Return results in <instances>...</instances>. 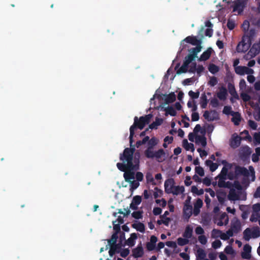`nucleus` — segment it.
<instances>
[{
    "label": "nucleus",
    "mask_w": 260,
    "mask_h": 260,
    "mask_svg": "<svg viewBox=\"0 0 260 260\" xmlns=\"http://www.w3.org/2000/svg\"><path fill=\"white\" fill-rule=\"evenodd\" d=\"M188 95L192 99H196L199 97L200 92L199 91L194 92L192 90H190L188 92Z\"/></svg>",
    "instance_id": "nucleus-53"
},
{
    "label": "nucleus",
    "mask_w": 260,
    "mask_h": 260,
    "mask_svg": "<svg viewBox=\"0 0 260 260\" xmlns=\"http://www.w3.org/2000/svg\"><path fill=\"white\" fill-rule=\"evenodd\" d=\"M233 112H234L232 110V107L231 106H225L224 107L223 110V113H224V114L232 115Z\"/></svg>",
    "instance_id": "nucleus-51"
},
{
    "label": "nucleus",
    "mask_w": 260,
    "mask_h": 260,
    "mask_svg": "<svg viewBox=\"0 0 260 260\" xmlns=\"http://www.w3.org/2000/svg\"><path fill=\"white\" fill-rule=\"evenodd\" d=\"M205 164L207 166H208L210 168V170L212 172H214L217 169L218 166L217 164L214 163L209 159L206 160Z\"/></svg>",
    "instance_id": "nucleus-34"
},
{
    "label": "nucleus",
    "mask_w": 260,
    "mask_h": 260,
    "mask_svg": "<svg viewBox=\"0 0 260 260\" xmlns=\"http://www.w3.org/2000/svg\"><path fill=\"white\" fill-rule=\"evenodd\" d=\"M249 22L247 20H245L242 25V28L243 29V30L244 32H246V31H247L249 29Z\"/></svg>",
    "instance_id": "nucleus-61"
},
{
    "label": "nucleus",
    "mask_w": 260,
    "mask_h": 260,
    "mask_svg": "<svg viewBox=\"0 0 260 260\" xmlns=\"http://www.w3.org/2000/svg\"><path fill=\"white\" fill-rule=\"evenodd\" d=\"M231 229L235 233H238L241 230V224L239 220H237L232 222L231 226Z\"/></svg>",
    "instance_id": "nucleus-20"
},
{
    "label": "nucleus",
    "mask_w": 260,
    "mask_h": 260,
    "mask_svg": "<svg viewBox=\"0 0 260 260\" xmlns=\"http://www.w3.org/2000/svg\"><path fill=\"white\" fill-rule=\"evenodd\" d=\"M163 120L161 118H159L157 117L155 119V121L151 123L149 125V128L152 129H156L157 126L160 125L162 123Z\"/></svg>",
    "instance_id": "nucleus-35"
},
{
    "label": "nucleus",
    "mask_w": 260,
    "mask_h": 260,
    "mask_svg": "<svg viewBox=\"0 0 260 260\" xmlns=\"http://www.w3.org/2000/svg\"><path fill=\"white\" fill-rule=\"evenodd\" d=\"M196 143H200L203 147H205L207 145L206 137L199 135L196 136Z\"/></svg>",
    "instance_id": "nucleus-41"
},
{
    "label": "nucleus",
    "mask_w": 260,
    "mask_h": 260,
    "mask_svg": "<svg viewBox=\"0 0 260 260\" xmlns=\"http://www.w3.org/2000/svg\"><path fill=\"white\" fill-rule=\"evenodd\" d=\"M221 242L219 240H216L212 243V247L214 249H217L221 247Z\"/></svg>",
    "instance_id": "nucleus-60"
},
{
    "label": "nucleus",
    "mask_w": 260,
    "mask_h": 260,
    "mask_svg": "<svg viewBox=\"0 0 260 260\" xmlns=\"http://www.w3.org/2000/svg\"><path fill=\"white\" fill-rule=\"evenodd\" d=\"M196 256L197 260H203L206 257V253L204 249L199 248L197 251Z\"/></svg>",
    "instance_id": "nucleus-36"
},
{
    "label": "nucleus",
    "mask_w": 260,
    "mask_h": 260,
    "mask_svg": "<svg viewBox=\"0 0 260 260\" xmlns=\"http://www.w3.org/2000/svg\"><path fill=\"white\" fill-rule=\"evenodd\" d=\"M229 169L225 167H223L219 173V174L215 178L216 179H218V181H222L226 179L228 170Z\"/></svg>",
    "instance_id": "nucleus-21"
},
{
    "label": "nucleus",
    "mask_w": 260,
    "mask_h": 260,
    "mask_svg": "<svg viewBox=\"0 0 260 260\" xmlns=\"http://www.w3.org/2000/svg\"><path fill=\"white\" fill-rule=\"evenodd\" d=\"M135 151L134 147L126 148L124 150L123 154H120V159L123 162H127V164L118 162L116 166L120 171L124 172L126 171H135L132 161L133 155H134Z\"/></svg>",
    "instance_id": "nucleus-2"
},
{
    "label": "nucleus",
    "mask_w": 260,
    "mask_h": 260,
    "mask_svg": "<svg viewBox=\"0 0 260 260\" xmlns=\"http://www.w3.org/2000/svg\"><path fill=\"white\" fill-rule=\"evenodd\" d=\"M245 66H238L235 68V71L237 74L240 75H245Z\"/></svg>",
    "instance_id": "nucleus-44"
},
{
    "label": "nucleus",
    "mask_w": 260,
    "mask_h": 260,
    "mask_svg": "<svg viewBox=\"0 0 260 260\" xmlns=\"http://www.w3.org/2000/svg\"><path fill=\"white\" fill-rule=\"evenodd\" d=\"M192 235V229L189 226H187L183 234V237L187 239L190 238Z\"/></svg>",
    "instance_id": "nucleus-37"
},
{
    "label": "nucleus",
    "mask_w": 260,
    "mask_h": 260,
    "mask_svg": "<svg viewBox=\"0 0 260 260\" xmlns=\"http://www.w3.org/2000/svg\"><path fill=\"white\" fill-rule=\"evenodd\" d=\"M123 177L126 182H130L131 180L135 178V173L133 171H126L124 172Z\"/></svg>",
    "instance_id": "nucleus-25"
},
{
    "label": "nucleus",
    "mask_w": 260,
    "mask_h": 260,
    "mask_svg": "<svg viewBox=\"0 0 260 260\" xmlns=\"http://www.w3.org/2000/svg\"><path fill=\"white\" fill-rule=\"evenodd\" d=\"M131 183V188L130 190L133 191L134 190L136 189L139 186V183L136 181H132L130 182Z\"/></svg>",
    "instance_id": "nucleus-56"
},
{
    "label": "nucleus",
    "mask_w": 260,
    "mask_h": 260,
    "mask_svg": "<svg viewBox=\"0 0 260 260\" xmlns=\"http://www.w3.org/2000/svg\"><path fill=\"white\" fill-rule=\"evenodd\" d=\"M141 202L142 198L140 196L137 195L134 196L130 204L129 208L135 211L138 210V206L141 204Z\"/></svg>",
    "instance_id": "nucleus-10"
},
{
    "label": "nucleus",
    "mask_w": 260,
    "mask_h": 260,
    "mask_svg": "<svg viewBox=\"0 0 260 260\" xmlns=\"http://www.w3.org/2000/svg\"><path fill=\"white\" fill-rule=\"evenodd\" d=\"M133 255L135 258L141 257L144 254V250L142 245L140 244L132 250Z\"/></svg>",
    "instance_id": "nucleus-16"
},
{
    "label": "nucleus",
    "mask_w": 260,
    "mask_h": 260,
    "mask_svg": "<svg viewBox=\"0 0 260 260\" xmlns=\"http://www.w3.org/2000/svg\"><path fill=\"white\" fill-rule=\"evenodd\" d=\"M233 117L231 119L232 121L235 125H238L241 120V117L240 113L238 112H233L232 114Z\"/></svg>",
    "instance_id": "nucleus-22"
},
{
    "label": "nucleus",
    "mask_w": 260,
    "mask_h": 260,
    "mask_svg": "<svg viewBox=\"0 0 260 260\" xmlns=\"http://www.w3.org/2000/svg\"><path fill=\"white\" fill-rule=\"evenodd\" d=\"M240 209L242 211L241 217L242 219H246L250 213V208L246 205H241L240 206Z\"/></svg>",
    "instance_id": "nucleus-23"
},
{
    "label": "nucleus",
    "mask_w": 260,
    "mask_h": 260,
    "mask_svg": "<svg viewBox=\"0 0 260 260\" xmlns=\"http://www.w3.org/2000/svg\"><path fill=\"white\" fill-rule=\"evenodd\" d=\"M185 191V188L183 186H175L172 189V192L171 193L174 195H178L180 193H183Z\"/></svg>",
    "instance_id": "nucleus-31"
},
{
    "label": "nucleus",
    "mask_w": 260,
    "mask_h": 260,
    "mask_svg": "<svg viewBox=\"0 0 260 260\" xmlns=\"http://www.w3.org/2000/svg\"><path fill=\"white\" fill-rule=\"evenodd\" d=\"M228 92L226 88L224 86L219 88V91L217 93L218 98L221 101H224L226 99Z\"/></svg>",
    "instance_id": "nucleus-17"
},
{
    "label": "nucleus",
    "mask_w": 260,
    "mask_h": 260,
    "mask_svg": "<svg viewBox=\"0 0 260 260\" xmlns=\"http://www.w3.org/2000/svg\"><path fill=\"white\" fill-rule=\"evenodd\" d=\"M171 221L170 218H165V219L158 220L157 223L159 225H161V224H164L165 225L168 226L169 224V222Z\"/></svg>",
    "instance_id": "nucleus-54"
},
{
    "label": "nucleus",
    "mask_w": 260,
    "mask_h": 260,
    "mask_svg": "<svg viewBox=\"0 0 260 260\" xmlns=\"http://www.w3.org/2000/svg\"><path fill=\"white\" fill-rule=\"evenodd\" d=\"M251 153V151L250 147L248 146H245L240 148L239 153V156L241 159L246 160L249 158Z\"/></svg>",
    "instance_id": "nucleus-8"
},
{
    "label": "nucleus",
    "mask_w": 260,
    "mask_h": 260,
    "mask_svg": "<svg viewBox=\"0 0 260 260\" xmlns=\"http://www.w3.org/2000/svg\"><path fill=\"white\" fill-rule=\"evenodd\" d=\"M188 201L186 200L183 208V217L185 219L188 220L192 214V207L189 204L190 198L188 197Z\"/></svg>",
    "instance_id": "nucleus-6"
},
{
    "label": "nucleus",
    "mask_w": 260,
    "mask_h": 260,
    "mask_svg": "<svg viewBox=\"0 0 260 260\" xmlns=\"http://www.w3.org/2000/svg\"><path fill=\"white\" fill-rule=\"evenodd\" d=\"M240 135L242 136V139L245 140L251 141V137L250 136L249 132L247 130H244L240 133Z\"/></svg>",
    "instance_id": "nucleus-47"
},
{
    "label": "nucleus",
    "mask_w": 260,
    "mask_h": 260,
    "mask_svg": "<svg viewBox=\"0 0 260 260\" xmlns=\"http://www.w3.org/2000/svg\"><path fill=\"white\" fill-rule=\"evenodd\" d=\"M233 12L241 13L247 5V0H235L234 2Z\"/></svg>",
    "instance_id": "nucleus-7"
},
{
    "label": "nucleus",
    "mask_w": 260,
    "mask_h": 260,
    "mask_svg": "<svg viewBox=\"0 0 260 260\" xmlns=\"http://www.w3.org/2000/svg\"><path fill=\"white\" fill-rule=\"evenodd\" d=\"M140 152H137L135 153L134 156H133V163L135 171H137L139 169V163H140Z\"/></svg>",
    "instance_id": "nucleus-19"
},
{
    "label": "nucleus",
    "mask_w": 260,
    "mask_h": 260,
    "mask_svg": "<svg viewBox=\"0 0 260 260\" xmlns=\"http://www.w3.org/2000/svg\"><path fill=\"white\" fill-rule=\"evenodd\" d=\"M191 191L192 193H196L199 196L202 195L204 193V190L203 189H198L197 186H192Z\"/></svg>",
    "instance_id": "nucleus-50"
},
{
    "label": "nucleus",
    "mask_w": 260,
    "mask_h": 260,
    "mask_svg": "<svg viewBox=\"0 0 260 260\" xmlns=\"http://www.w3.org/2000/svg\"><path fill=\"white\" fill-rule=\"evenodd\" d=\"M118 238V235L117 233H114L112 234L111 239H108V244L106 246L105 249L107 250L109 248V246L112 245L113 244H116L117 239Z\"/></svg>",
    "instance_id": "nucleus-24"
},
{
    "label": "nucleus",
    "mask_w": 260,
    "mask_h": 260,
    "mask_svg": "<svg viewBox=\"0 0 260 260\" xmlns=\"http://www.w3.org/2000/svg\"><path fill=\"white\" fill-rule=\"evenodd\" d=\"M213 50L211 48H208L205 51H204L198 59L199 61H206L208 60L211 55Z\"/></svg>",
    "instance_id": "nucleus-18"
},
{
    "label": "nucleus",
    "mask_w": 260,
    "mask_h": 260,
    "mask_svg": "<svg viewBox=\"0 0 260 260\" xmlns=\"http://www.w3.org/2000/svg\"><path fill=\"white\" fill-rule=\"evenodd\" d=\"M182 145L187 151L191 150V152H193L194 150V145L192 143H189L186 139L183 140Z\"/></svg>",
    "instance_id": "nucleus-32"
},
{
    "label": "nucleus",
    "mask_w": 260,
    "mask_h": 260,
    "mask_svg": "<svg viewBox=\"0 0 260 260\" xmlns=\"http://www.w3.org/2000/svg\"><path fill=\"white\" fill-rule=\"evenodd\" d=\"M228 199L230 201H237L240 200L239 195L237 193L235 189L232 188L229 191Z\"/></svg>",
    "instance_id": "nucleus-26"
},
{
    "label": "nucleus",
    "mask_w": 260,
    "mask_h": 260,
    "mask_svg": "<svg viewBox=\"0 0 260 260\" xmlns=\"http://www.w3.org/2000/svg\"><path fill=\"white\" fill-rule=\"evenodd\" d=\"M154 190L155 191L153 192V196L155 199H157L162 195V191L158 187H155L154 188Z\"/></svg>",
    "instance_id": "nucleus-52"
},
{
    "label": "nucleus",
    "mask_w": 260,
    "mask_h": 260,
    "mask_svg": "<svg viewBox=\"0 0 260 260\" xmlns=\"http://www.w3.org/2000/svg\"><path fill=\"white\" fill-rule=\"evenodd\" d=\"M152 117V115L151 114L146 115L144 116H141L139 119L137 116L135 117L134 123L129 128L130 134L129 139L131 146H132L133 143V137L135 135V129L137 128L141 130L143 129L146 124L149 123Z\"/></svg>",
    "instance_id": "nucleus-3"
},
{
    "label": "nucleus",
    "mask_w": 260,
    "mask_h": 260,
    "mask_svg": "<svg viewBox=\"0 0 260 260\" xmlns=\"http://www.w3.org/2000/svg\"><path fill=\"white\" fill-rule=\"evenodd\" d=\"M243 250L241 254L242 257L244 259H249L251 257V247L249 244H245L243 247Z\"/></svg>",
    "instance_id": "nucleus-14"
},
{
    "label": "nucleus",
    "mask_w": 260,
    "mask_h": 260,
    "mask_svg": "<svg viewBox=\"0 0 260 260\" xmlns=\"http://www.w3.org/2000/svg\"><path fill=\"white\" fill-rule=\"evenodd\" d=\"M201 46L190 49L188 51L189 53L185 57L184 61L189 64L197 57V54L201 50Z\"/></svg>",
    "instance_id": "nucleus-4"
},
{
    "label": "nucleus",
    "mask_w": 260,
    "mask_h": 260,
    "mask_svg": "<svg viewBox=\"0 0 260 260\" xmlns=\"http://www.w3.org/2000/svg\"><path fill=\"white\" fill-rule=\"evenodd\" d=\"M176 100V95L174 92H171L169 94L165 95V103L169 104L173 103Z\"/></svg>",
    "instance_id": "nucleus-29"
},
{
    "label": "nucleus",
    "mask_w": 260,
    "mask_h": 260,
    "mask_svg": "<svg viewBox=\"0 0 260 260\" xmlns=\"http://www.w3.org/2000/svg\"><path fill=\"white\" fill-rule=\"evenodd\" d=\"M165 111L166 112V115L169 114L172 116H175L177 114V112L174 109V108L171 106H169L167 108H166L165 109Z\"/></svg>",
    "instance_id": "nucleus-43"
},
{
    "label": "nucleus",
    "mask_w": 260,
    "mask_h": 260,
    "mask_svg": "<svg viewBox=\"0 0 260 260\" xmlns=\"http://www.w3.org/2000/svg\"><path fill=\"white\" fill-rule=\"evenodd\" d=\"M251 229L248 228L246 229L243 232V238L246 241H248L251 237Z\"/></svg>",
    "instance_id": "nucleus-39"
},
{
    "label": "nucleus",
    "mask_w": 260,
    "mask_h": 260,
    "mask_svg": "<svg viewBox=\"0 0 260 260\" xmlns=\"http://www.w3.org/2000/svg\"><path fill=\"white\" fill-rule=\"evenodd\" d=\"M158 143V140L153 137L149 139L148 142L147 148L144 151L145 156L147 158L155 159L159 162H161L165 160L166 153L165 150L162 149H159L156 151H153L154 147Z\"/></svg>",
    "instance_id": "nucleus-1"
},
{
    "label": "nucleus",
    "mask_w": 260,
    "mask_h": 260,
    "mask_svg": "<svg viewBox=\"0 0 260 260\" xmlns=\"http://www.w3.org/2000/svg\"><path fill=\"white\" fill-rule=\"evenodd\" d=\"M137 238V235L136 233L131 234L130 237L125 241V244L130 247L134 246L135 240Z\"/></svg>",
    "instance_id": "nucleus-27"
},
{
    "label": "nucleus",
    "mask_w": 260,
    "mask_h": 260,
    "mask_svg": "<svg viewBox=\"0 0 260 260\" xmlns=\"http://www.w3.org/2000/svg\"><path fill=\"white\" fill-rule=\"evenodd\" d=\"M132 227L141 233L145 232V225L142 222L134 223L132 224Z\"/></svg>",
    "instance_id": "nucleus-33"
},
{
    "label": "nucleus",
    "mask_w": 260,
    "mask_h": 260,
    "mask_svg": "<svg viewBox=\"0 0 260 260\" xmlns=\"http://www.w3.org/2000/svg\"><path fill=\"white\" fill-rule=\"evenodd\" d=\"M235 26V22L233 20L229 19L227 22V27L230 30H232Z\"/></svg>",
    "instance_id": "nucleus-62"
},
{
    "label": "nucleus",
    "mask_w": 260,
    "mask_h": 260,
    "mask_svg": "<svg viewBox=\"0 0 260 260\" xmlns=\"http://www.w3.org/2000/svg\"><path fill=\"white\" fill-rule=\"evenodd\" d=\"M146 180L147 182H151L152 185H156V183L154 181V179L152 176V175L150 174H147L146 176Z\"/></svg>",
    "instance_id": "nucleus-59"
},
{
    "label": "nucleus",
    "mask_w": 260,
    "mask_h": 260,
    "mask_svg": "<svg viewBox=\"0 0 260 260\" xmlns=\"http://www.w3.org/2000/svg\"><path fill=\"white\" fill-rule=\"evenodd\" d=\"M255 34V31L254 29H250L245 32L243 38L245 39L247 42H251Z\"/></svg>",
    "instance_id": "nucleus-15"
},
{
    "label": "nucleus",
    "mask_w": 260,
    "mask_h": 260,
    "mask_svg": "<svg viewBox=\"0 0 260 260\" xmlns=\"http://www.w3.org/2000/svg\"><path fill=\"white\" fill-rule=\"evenodd\" d=\"M195 172L200 176L202 177L204 176L205 173L203 168L200 166L196 167L195 168Z\"/></svg>",
    "instance_id": "nucleus-55"
},
{
    "label": "nucleus",
    "mask_w": 260,
    "mask_h": 260,
    "mask_svg": "<svg viewBox=\"0 0 260 260\" xmlns=\"http://www.w3.org/2000/svg\"><path fill=\"white\" fill-rule=\"evenodd\" d=\"M208 70L210 73L213 74H215L219 71V68L216 65L211 63L209 64Z\"/></svg>",
    "instance_id": "nucleus-45"
},
{
    "label": "nucleus",
    "mask_w": 260,
    "mask_h": 260,
    "mask_svg": "<svg viewBox=\"0 0 260 260\" xmlns=\"http://www.w3.org/2000/svg\"><path fill=\"white\" fill-rule=\"evenodd\" d=\"M235 173L237 176L243 175L247 177L249 174L248 170L246 168L239 166L235 167Z\"/></svg>",
    "instance_id": "nucleus-11"
},
{
    "label": "nucleus",
    "mask_w": 260,
    "mask_h": 260,
    "mask_svg": "<svg viewBox=\"0 0 260 260\" xmlns=\"http://www.w3.org/2000/svg\"><path fill=\"white\" fill-rule=\"evenodd\" d=\"M175 181L173 178L167 179L164 183L165 191L167 193L170 194L172 192V189L174 186Z\"/></svg>",
    "instance_id": "nucleus-9"
},
{
    "label": "nucleus",
    "mask_w": 260,
    "mask_h": 260,
    "mask_svg": "<svg viewBox=\"0 0 260 260\" xmlns=\"http://www.w3.org/2000/svg\"><path fill=\"white\" fill-rule=\"evenodd\" d=\"M177 243L179 246H184L189 243V240L186 238H178L177 239Z\"/></svg>",
    "instance_id": "nucleus-48"
},
{
    "label": "nucleus",
    "mask_w": 260,
    "mask_h": 260,
    "mask_svg": "<svg viewBox=\"0 0 260 260\" xmlns=\"http://www.w3.org/2000/svg\"><path fill=\"white\" fill-rule=\"evenodd\" d=\"M228 87L229 93L235 99H238L239 96L236 91L234 85L233 84L229 83L228 85Z\"/></svg>",
    "instance_id": "nucleus-30"
},
{
    "label": "nucleus",
    "mask_w": 260,
    "mask_h": 260,
    "mask_svg": "<svg viewBox=\"0 0 260 260\" xmlns=\"http://www.w3.org/2000/svg\"><path fill=\"white\" fill-rule=\"evenodd\" d=\"M210 114L211 112L210 113L208 111H205L203 114V117L209 121L216 120V117L215 116H211Z\"/></svg>",
    "instance_id": "nucleus-46"
},
{
    "label": "nucleus",
    "mask_w": 260,
    "mask_h": 260,
    "mask_svg": "<svg viewBox=\"0 0 260 260\" xmlns=\"http://www.w3.org/2000/svg\"><path fill=\"white\" fill-rule=\"evenodd\" d=\"M189 64L184 61L182 66L177 70V74H181L187 72Z\"/></svg>",
    "instance_id": "nucleus-42"
},
{
    "label": "nucleus",
    "mask_w": 260,
    "mask_h": 260,
    "mask_svg": "<svg viewBox=\"0 0 260 260\" xmlns=\"http://www.w3.org/2000/svg\"><path fill=\"white\" fill-rule=\"evenodd\" d=\"M143 211H134L132 213V216L133 218L136 219H139L143 217Z\"/></svg>",
    "instance_id": "nucleus-49"
},
{
    "label": "nucleus",
    "mask_w": 260,
    "mask_h": 260,
    "mask_svg": "<svg viewBox=\"0 0 260 260\" xmlns=\"http://www.w3.org/2000/svg\"><path fill=\"white\" fill-rule=\"evenodd\" d=\"M248 125L252 129L254 130L256 129L257 127V123L252 120H249L248 121Z\"/></svg>",
    "instance_id": "nucleus-64"
},
{
    "label": "nucleus",
    "mask_w": 260,
    "mask_h": 260,
    "mask_svg": "<svg viewBox=\"0 0 260 260\" xmlns=\"http://www.w3.org/2000/svg\"><path fill=\"white\" fill-rule=\"evenodd\" d=\"M218 83V80L216 77L213 76L210 77V80L208 82V84L211 86H214L215 85H216Z\"/></svg>",
    "instance_id": "nucleus-57"
},
{
    "label": "nucleus",
    "mask_w": 260,
    "mask_h": 260,
    "mask_svg": "<svg viewBox=\"0 0 260 260\" xmlns=\"http://www.w3.org/2000/svg\"><path fill=\"white\" fill-rule=\"evenodd\" d=\"M183 41L187 43L190 44L192 45H196L197 46H201V41L198 40L197 37L193 36H189L185 38Z\"/></svg>",
    "instance_id": "nucleus-12"
},
{
    "label": "nucleus",
    "mask_w": 260,
    "mask_h": 260,
    "mask_svg": "<svg viewBox=\"0 0 260 260\" xmlns=\"http://www.w3.org/2000/svg\"><path fill=\"white\" fill-rule=\"evenodd\" d=\"M208 99L205 93H202L201 96L200 105L202 109H205L207 107L208 104Z\"/></svg>",
    "instance_id": "nucleus-38"
},
{
    "label": "nucleus",
    "mask_w": 260,
    "mask_h": 260,
    "mask_svg": "<svg viewBox=\"0 0 260 260\" xmlns=\"http://www.w3.org/2000/svg\"><path fill=\"white\" fill-rule=\"evenodd\" d=\"M218 186L220 188H227L231 189V188L234 186V185L231 182H225V180H223L218 181Z\"/></svg>",
    "instance_id": "nucleus-28"
},
{
    "label": "nucleus",
    "mask_w": 260,
    "mask_h": 260,
    "mask_svg": "<svg viewBox=\"0 0 260 260\" xmlns=\"http://www.w3.org/2000/svg\"><path fill=\"white\" fill-rule=\"evenodd\" d=\"M198 240L199 242L203 245H205L207 242V240L205 236L204 235H200L198 237Z\"/></svg>",
    "instance_id": "nucleus-63"
},
{
    "label": "nucleus",
    "mask_w": 260,
    "mask_h": 260,
    "mask_svg": "<svg viewBox=\"0 0 260 260\" xmlns=\"http://www.w3.org/2000/svg\"><path fill=\"white\" fill-rule=\"evenodd\" d=\"M251 237L252 238H257L260 236V228L256 226L251 229Z\"/></svg>",
    "instance_id": "nucleus-40"
},
{
    "label": "nucleus",
    "mask_w": 260,
    "mask_h": 260,
    "mask_svg": "<svg viewBox=\"0 0 260 260\" xmlns=\"http://www.w3.org/2000/svg\"><path fill=\"white\" fill-rule=\"evenodd\" d=\"M251 45V42H247L245 39L242 38L236 47V50L238 53H245L249 49Z\"/></svg>",
    "instance_id": "nucleus-5"
},
{
    "label": "nucleus",
    "mask_w": 260,
    "mask_h": 260,
    "mask_svg": "<svg viewBox=\"0 0 260 260\" xmlns=\"http://www.w3.org/2000/svg\"><path fill=\"white\" fill-rule=\"evenodd\" d=\"M221 234V231L214 229L211 232L212 237L213 238H217L220 237Z\"/></svg>",
    "instance_id": "nucleus-58"
},
{
    "label": "nucleus",
    "mask_w": 260,
    "mask_h": 260,
    "mask_svg": "<svg viewBox=\"0 0 260 260\" xmlns=\"http://www.w3.org/2000/svg\"><path fill=\"white\" fill-rule=\"evenodd\" d=\"M243 140L242 137L237 135L232 138L230 141V146L234 149L238 147L241 144V141Z\"/></svg>",
    "instance_id": "nucleus-13"
}]
</instances>
